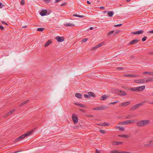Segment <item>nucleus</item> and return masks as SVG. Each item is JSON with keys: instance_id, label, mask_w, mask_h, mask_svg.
<instances>
[{"instance_id": "obj_2", "label": "nucleus", "mask_w": 153, "mask_h": 153, "mask_svg": "<svg viewBox=\"0 0 153 153\" xmlns=\"http://www.w3.org/2000/svg\"><path fill=\"white\" fill-rule=\"evenodd\" d=\"M32 133V132L31 131L28 132L27 133L24 134L16 138L15 140V141L16 142H17L19 140H20L24 138L25 137L30 135Z\"/></svg>"}, {"instance_id": "obj_33", "label": "nucleus", "mask_w": 153, "mask_h": 153, "mask_svg": "<svg viewBox=\"0 0 153 153\" xmlns=\"http://www.w3.org/2000/svg\"><path fill=\"white\" fill-rule=\"evenodd\" d=\"M114 30H112V31H111L108 33L107 35H108V36H110V35L114 33Z\"/></svg>"}, {"instance_id": "obj_29", "label": "nucleus", "mask_w": 153, "mask_h": 153, "mask_svg": "<svg viewBox=\"0 0 153 153\" xmlns=\"http://www.w3.org/2000/svg\"><path fill=\"white\" fill-rule=\"evenodd\" d=\"M104 44V43L103 42H101L100 43H99L97 45V47L98 48L102 46V45H103Z\"/></svg>"}, {"instance_id": "obj_30", "label": "nucleus", "mask_w": 153, "mask_h": 153, "mask_svg": "<svg viewBox=\"0 0 153 153\" xmlns=\"http://www.w3.org/2000/svg\"><path fill=\"white\" fill-rule=\"evenodd\" d=\"M44 29H45L43 28H38L37 29V30L39 31L42 32L44 30Z\"/></svg>"}, {"instance_id": "obj_7", "label": "nucleus", "mask_w": 153, "mask_h": 153, "mask_svg": "<svg viewBox=\"0 0 153 153\" xmlns=\"http://www.w3.org/2000/svg\"><path fill=\"white\" fill-rule=\"evenodd\" d=\"M124 76H125L126 77H137L139 76L137 75H135V74H124L123 75Z\"/></svg>"}, {"instance_id": "obj_62", "label": "nucleus", "mask_w": 153, "mask_h": 153, "mask_svg": "<svg viewBox=\"0 0 153 153\" xmlns=\"http://www.w3.org/2000/svg\"><path fill=\"white\" fill-rule=\"evenodd\" d=\"M55 1H56V2L57 3V2H59L60 1H61V0H55Z\"/></svg>"}, {"instance_id": "obj_12", "label": "nucleus", "mask_w": 153, "mask_h": 153, "mask_svg": "<svg viewBox=\"0 0 153 153\" xmlns=\"http://www.w3.org/2000/svg\"><path fill=\"white\" fill-rule=\"evenodd\" d=\"M47 13V11L46 10H42L40 13V14L42 16H45L46 13Z\"/></svg>"}, {"instance_id": "obj_48", "label": "nucleus", "mask_w": 153, "mask_h": 153, "mask_svg": "<svg viewBox=\"0 0 153 153\" xmlns=\"http://www.w3.org/2000/svg\"><path fill=\"white\" fill-rule=\"evenodd\" d=\"M125 103V104H126V105H128L130 103V102H126L124 103Z\"/></svg>"}, {"instance_id": "obj_35", "label": "nucleus", "mask_w": 153, "mask_h": 153, "mask_svg": "<svg viewBox=\"0 0 153 153\" xmlns=\"http://www.w3.org/2000/svg\"><path fill=\"white\" fill-rule=\"evenodd\" d=\"M119 136L120 137H127V136L125 134H120L119 135Z\"/></svg>"}, {"instance_id": "obj_46", "label": "nucleus", "mask_w": 153, "mask_h": 153, "mask_svg": "<svg viewBox=\"0 0 153 153\" xmlns=\"http://www.w3.org/2000/svg\"><path fill=\"white\" fill-rule=\"evenodd\" d=\"M25 1L24 0H22L21 1V3L22 4H25Z\"/></svg>"}, {"instance_id": "obj_4", "label": "nucleus", "mask_w": 153, "mask_h": 153, "mask_svg": "<svg viewBox=\"0 0 153 153\" xmlns=\"http://www.w3.org/2000/svg\"><path fill=\"white\" fill-rule=\"evenodd\" d=\"M146 102H148V101H145L144 102H141V103H140L139 104H136V105L133 106L131 108V110H135L137 108H138L140 106H142L143 105L144 103H146Z\"/></svg>"}, {"instance_id": "obj_39", "label": "nucleus", "mask_w": 153, "mask_h": 153, "mask_svg": "<svg viewBox=\"0 0 153 153\" xmlns=\"http://www.w3.org/2000/svg\"><path fill=\"white\" fill-rule=\"evenodd\" d=\"M99 131L100 132H101V133L104 134L105 133V131L104 130H100Z\"/></svg>"}, {"instance_id": "obj_41", "label": "nucleus", "mask_w": 153, "mask_h": 153, "mask_svg": "<svg viewBox=\"0 0 153 153\" xmlns=\"http://www.w3.org/2000/svg\"><path fill=\"white\" fill-rule=\"evenodd\" d=\"M119 33V31L118 30H116L114 32V35H116V34L118 33Z\"/></svg>"}, {"instance_id": "obj_24", "label": "nucleus", "mask_w": 153, "mask_h": 153, "mask_svg": "<svg viewBox=\"0 0 153 153\" xmlns=\"http://www.w3.org/2000/svg\"><path fill=\"white\" fill-rule=\"evenodd\" d=\"M122 143V142H114L112 143L113 145H118L120 144H121Z\"/></svg>"}, {"instance_id": "obj_57", "label": "nucleus", "mask_w": 153, "mask_h": 153, "mask_svg": "<svg viewBox=\"0 0 153 153\" xmlns=\"http://www.w3.org/2000/svg\"><path fill=\"white\" fill-rule=\"evenodd\" d=\"M0 29H1V30H3L4 28L2 26L0 25Z\"/></svg>"}, {"instance_id": "obj_56", "label": "nucleus", "mask_w": 153, "mask_h": 153, "mask_svg": "<svg viewBox=\"0 0 153 153\" xmlns=\"http://www.w3.org/2000/svg\"><path fill=\"white\" fill-rule=\"evenodd\" d=\"M100 8L102 10H104L105 9V7L103 6L100 7Z\"/></svg>"}, {"instance_id": "obj_1", "label": "nucleus", "mask_w": 153, "mask_h": 153, "mask_svg": "<svg viewBox=\"0 0 153 153\" xmlns=\"http://www.w3.org/2000/svg\"><path fill=\"white\" fill-rule=\"evenodd\" d=\"M150 122L149 120H138L136 123V125L138 127H143L149 124Z\"/></svg>"}, {"instance_id": "obj_27", "label": "nucleus", "mask_w": 153, "mask_h": 153, "mask_svg": "<svg viewBox=\"0 0 153 153\" xmlns=\"http://www.w3.org/2000/svg\"><path fill=\"white\" fill-rule=\"evenodd\" d=\"M120 152L117 150H114L110 152V153H119Z\"/></svg>"}, {"instance_id": "obj_28", "label": "nucleus", "mask_w": 153, "mask_h": 153, "mask_svg": "<svg viewBox=\"0 0 153 153\" xmlns=\"http://www.w3.org/2000/svg\"><path fill=\"white\" fill-rule=\"evenodd\" d=\"M73 16H75L76 17H80V18H82L84 17V16H81V15H79L76 14H74L73 15Z\"/></svg>"}, {"instance_id": "obj_34", "label": "nucleus", "mask_w": 153, "mask_h": 153, "mask_svg": "<svg viewBox=\"0 0 153 153\" xmlns=\"http://www.w3.org/2000/svg\"><path fill=\"white\" fill-rule=\"evenodd\" d=\"M88 40V38H84L83 39L82 41H81V42L82 43H83L85 42H86V41H87Z\"/></svg>"}, {"instance_id": "obj_40", "label": "nucleus", "mask_w": 153, "mask_h": 153, "mask_svg": "<svg viewBox=\"0 0 153 153\" xmlns=\"http://www.w3.org/2000/svg\"><path fill=\"white\" fill-rule=\"evenodd\" d=\"M118 102V101H116V102H111V103H110L109 104V105H114V104H116V103H117Z\"/></svg>"}, {"instance_id": "obj_61", "label": "nucleus", "mask_w": 153, "mask_h": 153, "mask_svg": "<svg viewBox=\"0 0 153 153\" xmlns=\"http://www.w3.org/2000/svg\"><path fill=\"white\" fill-rule=\"evenodd\" d=\"M66 3H64L62 4L61 5V6H63L65 5L66 4Z\"/></svg>"}, {"instance_id": "obj_11", "label": "nucleus", "mask_w": 153, "mask_h": 153, "mask_svg": "<svg viewBox=\"0 0 153 153\" xmlns=\"http://www.w3.org/2000/svg\"><path fill=\"white\" fill-rule=\"evenodd\" d=\"M108 96L105 95H104L100 97V100H104L108 98Z\"/></svg>"}, {"instance_id": "obj_6", "label": "nucleus", "mask_w": 153, "mask_h": 153, "mask_svg": "<svg viewBox=\"0 0 153 153\" xmlns=\"http://www.w3.org/2000/svg\"><path fill=\"white\" fill-rule=\"evenodd\" d=\"M56 39L58 42H62L64 41V38L63 37L56 36Z\"/></svg>"}, {"instance_id": "obj_50", "label": "nucleus", "mask_w": 153, "mask_h": 153, "mask_svg": "<svg viewBox=\"0 0 153 153\" xmlns=\"http://www.w3.org/2000/svg\"><path fill=\"white\" fill-rule=\"evenodd\" d=\"M4 6V5L2 4V3L0 2V8H2Z\"/></svg>"}, {"instance_id": "obj_15", "label": "nucleus", "mask_w": 153, "mask_h": 153, "mask_svg": "<svg viewBox=\"0 0 153 153\" xmlns=\"http://www.w3.org/2000/svg\"><path fill=\"white\" fill-rule=\"evenodd\" d=\"M105 108L104 107H95L93 108L94 110H100L104 109Z\"/></svg>"}, {"instance_id": "obj_19", "label": "nucleus", "mask_w": 153, "mask_h": 153, "mask_svg": "<svg viewBox=\"0 0 153 153\" xmlns=\"http://www.w3.org/2000/svg\"><path fill=\"white\" fill-rule=\"evenodd\" d=\"M74 104L76 105H78L79 106L82 108H84L85 107V106L84 105L82 104L75 103Z\"/></svg>"}, {"instance_id": "obj_60", "label": "nucleus", "mask_w": 153, "mask_h": 153, "mask_svg": "<svg viewBox=\"0 0 153 153\" xmlns=\"http://www.w3.org/2000/svg\"><path fill=\"white\" fill-rule=\"evenodd\" d=\"M148 33H152L153 34V30H152L151 31H150L148 32Z\"/></svg>"}, {"instance_id": "obj_55", "label": "nucleus", "mask_w": 153, "mask_h": 153, "mask_svg": "<svg viewBox=\"0 0 153 153\" xmlns=\"http://www.w3.org/2000/svg\"><path fill=\"white\" fill-rule=\"evenodd\" d=\"M120 105V106H126V104H125V103H121Z\"/></svg>"}, {"instance_id": "obj_49", "label": "nucleus", "mask_w": 153, "mask_h": 153, "mask_svg": "<svg viewBox=\"0 0 153 153\" xmlns=\"http://www.w3.org/2000/svg\"><path fill=\"white\" fill-rule=\"evenodd\" d=\"M119 153H130V152H120Z\"/></svg>"}, {"instance_id": "obj_59", "label": "nucleus", "mask_w": 153, "mask_h": 153, "mask_svg": "<svg viewBox=\"0 0 153 153\" xmlns=\"http://www.w3.org/2000/svg\"><path fill=\"white\" fill-rule=\"evenodd\" d=\"M96 153H100V152L97 149L96 150Z\"/></svg>"}, {"instance_id": "obj_36", "label": "nucleus", "mask_w": 153, "mask_h": 153, "mask_svg": "<svg viewBox=\"0 0 153 153\" xmlns=\"http://www.w3.org/2000/svg\"><path fill=\"white\" fill-rule=\"evenodd\" d=\"M147 39V37L146 36H144L142 38V41L143 42H144Z\"/></svg>"}, {"instance_id": "obj_52", "label": "nucleus", "mask_w": 153, "mask_h": 153, "mask_svg": "<svg viewBox=\"0 0 153 153\" xmlns=\"http://www.w3.org/2000/svg\"><path fill=\"white\" fill-rule=\"evenodd\" d=\"M148 82H149V78L147 79L145 78V83H147Z\"/></svg>"}, {"instance_id": "obj_42", "label": "nucleus", "mask_w": 153, "mask_h": 153, "mask_svg": "<svg viewBox=\"0 0 153 153\" xmlns=\"http://www.w3.org/2000/svg\"><path fill=\"white\" fill-rule=\"evenodd\" d=\"M149 82L153 81V77H150L149 78Z\"/></svg>"}, {"instance_id": "obj_63", "label": "nucleus", "mask_w": 153, "mask_h": 153, "mask_svg": "<svg viewBox=\"0 0 153 153\" xmlns=\"http://www.w3.org/2000/svg\"><path fill=\"white\" fill-rule=\"evenodd\" d=\"M27 27V25H25V26H22V28H26Z\"/></svg>"}, {"instance_id": "obj_17", "label": "nucleus", "mask_w": 153, "mask_h": 153, "mask_svg": "<svg viewBox=\"0 0 153 153\" xmlns=\"http://www.w3.org/2000/svg\"><path fill=\"white\" fill-rule=\"evenodd\" d=\"M75 96L78 98L81 99L82 95L81 94L79 93H76L75 94Z\"/></svg>"}, {"instance_id": "obj_51", "label": "nucleus", "mask_w": 153, "mask_h": 153, "mask_svg": "<svg viewBox=\"0 0 153 153\" xmlns=\"http://www.w3.org/2000/svg\"><path fill=\"white\" fill-rule=\"evenodd\" d=\"M122 25V24H118V25H114V27H118V26H120Z\"/></svg>"}, {"instance_id": "obj_20", "label": "nucleus", "mask_w": 153, "mask_h": 153, "mask_svg": "<svg viewBox=\"0 0 153 153\" xmlns=\"http://www.w3.org/2000/svg\"><path fill=\"white\" fill-rule=\"evenodd\" d=\"M51 43H52V41H51L50 40H48V41L47 42H46V43L45 44V47H47Z\"/></svg>"}, {"instance_id": "obj_16", "label": "nucleus", "mask_w": 153, "mask_h": 153, "mask_svg": "<svg viewBox=\"0 0 153 153\" xmlns=\"http://www.w3.org/2000/svg\"><path fill=\"white\" fill-rule=\"evenodd\" d=\"M120 93H121L120 95L121 96H126L127 95L126 93L124 91L122 90H120L119 91Z\"/></svg>"}, {"instance_id": "obj_8", "label": "nucleus", "mask_w": 153, "mask_h": 153, "mask_svg": "<svg viewBox=\"0 0 153 153\" xmlns=\"http://www.w3.org/2000/svg\"><path fill=\"white\" fill-rule=\"evenodd\" d=\"M137 91H143L145 88V85L137 87Z\"/></svg>"}, {"instance_id": "obj_5", "label": "nucleus", "mask_w": 153, "mask_h": 153, "mask_svg": "<svg viewBox=\"0 0 153 153\" xmlns=\"http://www.w3.org/2000/svg\"><path fill=\"white\" fill-rule=\"evenodd\" d=\"M72 120L75 124L77 123H78V118L77 117L76 114H73L72 115Z\"/></svg>"}, {"instance_id": "obj_54", "label": "nucleus", "mask_w": 153, "mask_h": 153, "mask_svg": "<svg viewBox=\"0 0 153 153\" xmlns=\"http://www.w3.org/2000/svg\"><path fill=\"white\" fill-rule=\"evenodd\" d=\"M118 70H122L123 69V68L122 67H118L117 68Z\"/></svg>"}, {"instance_id": "obj_26", "label": "nucleus", "mask_w": 153, "mask_h": 153, "mask_svg": "<svg viewBox=\"0 0 153 153\" xmlns=\"http://www.w3.org/2000/svg\"><path fill=\"white\" fill-rule=\"evenodd\" d=\"M99 125L102 126H108L109 125V124L106 122H103L102 123H101V124Z\"/></svg>"}, {"instance_id": "obj_21", "label": "nucleus", "mask_w": 153, "mask_h": 153, "mask_svg": "<svg viewBox=\"0 0 153 153\" xmlns=\"http://www.w3.org/2000/svg\"><path fill=\"white\" fill-rule=\"evenodd\" d=\"M88 94L89 97L91 96L92 97H95V94L92 92H88Z\"/></svg>"}, {"instance_id": "obj_32", "label": "nucleus", "mask_w": 153, "mask_h": 153, "mask_svg": "<svg viewBox=\"0 0 153 153\" xmlns=\"http://www.w3.org/2000/svg\"><path fill=\"white\" fill-rule=\"evenodd\" d=\"M140 83H145V78L140 79Z\"/></svg>"}, {"instance_id": "obj_25", "label": "nucleus", "mask_w": 153, "mask_h": 153, "mask_svg": "<svg viewBox=\"0 0 153 153\" xmlns=\"http://www.w3.org/2000/svg\"><path fill=\"white\" fill-rule=\"evenodd\" d=\"M130 90L131 91H137V88H130Z\"/></svg>"}, {"instance_id": "obj_44", "label": "nucleus", "mask_w": 153, "mask_h": 153, "mask_svg": "<svg viewBox=\"0 0 153 153\" xmlns=\"http://www.w3.org/2000/svg\"><path fill=\"white\" fill-rule=\"evenodd\" d=\"M84 97H86V98H88L89 97V96L88 94H85L84 95Z\"/></svg>"}, {"instance_id": "obj_23", "label": "nucleus", "mask_w": 153, "mask_h": 153, "mask_svg": "<svg viewBox=\"0 0 153 153\" xmlns=\"http://www.w3.org/2000/svg\"><path fill=\"white\" fill-rule=\"evenodd\" d=\"M29 101V100H26L24 102H22V103H21V104H20L19 105V106H22L23 105L26 104L27 102H28Z\"/></svg>"}, {"instance_id": "obj_22", "label": "nucleus", "mask_w": 153, "mask_h": 153, "mask_svg": "<svg viewBox=\"0 0 153 153\" xmlns=\"http://www.w3.org/2000/svg\"><path fill=\"white\" fill-rule=\"evenodd\" d=\"M114 14V13L112 11H109L108 12L107 14L109 17H112Z\"/></svg>"}, {"instance_id": "obj_53", "label": "nucleus", "mask_w": 153, "mask_h": 153, "mask_svg": "<svg viewBox=\"0 0 153 153\" xmlns=\"http://www.w3.org/2000/svg\"><path fill=\"white\" fill-rule=\"evenodd\" d=\"M1 22L3 24H5V25H7V23L6 22H5L4 21H1Z\"/></svg>"}, {"instance_id": "obj_13", "label": "nucleus", "mask_w": 153, "mask_h": 153, "mask_svg": "<svg viewBox=\"0 0 153 153\" xmlns=\"http://www.w3.org/2000/svg\"><path fill=\"white\" fill-rule=\"evenodd\" d=\"M65 25L67 27H74L75 25L70 23H68L65 24Z\"/></svg>"}, {"instance_id": "obj_31", "label": "nucleus", "mask_w": 153, "mask_h": 153, "mask_svg": "<svg viewBox=\"0 0 153 153\" xmlns=\"http://www.w3.org/2000/svg\"><path fill=\"white\" fill-rule=\"evenodd\" d=\"M140 79H139L138 80H135L134 81V82L135 83L140 84Z\"/></svg>"}, {"instance_id": "obj_47", "label": "nucleus", "mask_w": 153, "mask_h": 153, "mask_svg": "<svg viewBox=\"0 0 153 153\" xmlns=\"http://www.w3.org/2000/svg\"><path fill=\"white\" fill-rule=\"evenodd\" d=\"M97 48H98L97 47V46L96 45V46L94 47H93L92 48V50H95V49H97Z\"/></svg>"}, {"instance_id": "obj_43", "label": "nucleus", "mask_w": 153, "mask_h": 153, "mask_svg": "<svg viewBox=\"0 0 153 153\" xmlns=\"http://www.w3.org/2000/svg\"><path fill=\"white\" fill-rule=\"evenodd\" d=\"M43 1L47 3H49L50 2L51 0H43Z\"/></svg>"}, {"instance_id": "obj_58", "label": "nucleus", "mask_w": 153, "mask_h": 153, "mask_svg": "<svg viewBox=\"0 0 153 153\" xmlns=\"http://www.w3.org/2000/svg\"><path fill=\"white\" fill-rule=\"evenodd\" d=\"M79 110L82 112H85L84 110L82 109H79Z\"/></svg>"}, {"instance_id": "obj_45", "label": "nucleus", "mask_w": 153, "mask_h": 153, "mask_svg": "<svg viewBox=\"0 0 153 153\" xmlns=\"http://www.w3.org/2000/svg\"><path fill=\"white\" fill-rule=\"evenodd\" d=\"M86 116H87L88 117H94V116L93 115L89 114H87Z\"/></svg>"}, {"instance_id": "obj_38", "label": "nucleus", "mask_w": 153, "mask_h": 153, "mask_svg": "<svg viewBox=\"0 0 153 153\" xmlns=\"http://www.w3.org/2000/svg\"><path fill=\"white\" fill-rule=\"evenodd\" d=\"M118 128H119L120 131H123L124 130V128L123 127H120L119 126L118 127Z\"/></svg>"}, {"instance_id": "obj_37", "label": "nucleus", "mask_w": 153, "mask_h": 153, "mask_svg": "<svg viewBox=\"0 0 153 153\" xmlns=\"http://www.w3.org/2000/svg\"><path fill=\"white\" fill-rule=\"evenodd\" d=\"M133 117V116L132 115H128L126 117L127 119L131 118Z\"/></svg>"}, {"instance_id": "obj_14", "label": "nucleus", "mask_w": 153, "mask_h": 153, "mask_svg": "<svg viewBox=\"0 0 153 153\" xmlns=\"http://www.w3.org/2000/svg\"><path fill=\"white\" fill-rule=\"evenodd\" d=\"M143 74H148L150 75L153 76V72H145L142 73Z\"/></svg>"}, {"instance_id": "obj_10", "label": "nucleus", "mask_w": 153, "mask_h": 153, "mask_svg": "<svg viewBox=\"0 0 153 153\" xmlns=\"http://www.w3.org/2000/svg\"><path fill=\"white\" fill-rule=\"evenodd\" d=\"M143 31L142 30H139L138 31L134 32H132V34L134 35L136 34H141L143 33Z\"/></svg>"}, {"instance_id": "obj_9", "label": "nucleus", "mask_w": 153, "mask_h": 153, "mask_svg": "<svg viewBox=\"0 0 153 153\" xmlns=\"http://www.w3.org/2000/svg\"><path fill=\"white\" fill-rule=\"evenodd\" d=\"M139 42V40L137 39H136L132 40L129 43V45H133Z\"/></svg>"}, {"instance_id": "obj_18", "label": "nucleus", "mask_w": 153, "mask_h": 153, "mask_svg": "<svg viewBox=\"0 0 153 153\" xmlns=\"http://www.w3.org/2000/svg\"><path fill=\"white\" fill-rule=\"evenodd\" d=\"M15 111L14 109H13L10 111L9 112H8L7 114H6V116H5L4 117H6L8 115H9L11 114L13 112Z\"/></svg>"}, {"instance_id": "obj_64", "label": "nucleus", "mask_w": 153, "mask_h": 153, "mask_svg": "<svg viewBox=\"0 0 153 153\" xmlns=\"http://www.w3.org/2000/svg\"><path fill=\"white\" fill-rule=\"evenodd\" d=\"M87 3L88 4H91L90 2L89 1H87Z\"/></svg>"}, {"instance_id": "obj_3", "label": "nucleus", "mask_w": 153, "mask_h": 153, "mask_svg": "<svg viewBox=\"0 0 153 153\" xmlns=\"http://www.w3.org/2000/svg\"><path fill=\"white\" fill-rule=\"evenodd\" d=\"M135 120H127L120 123V124L121 125H128L135 123Z\"/></svg>"}]
</instances>
